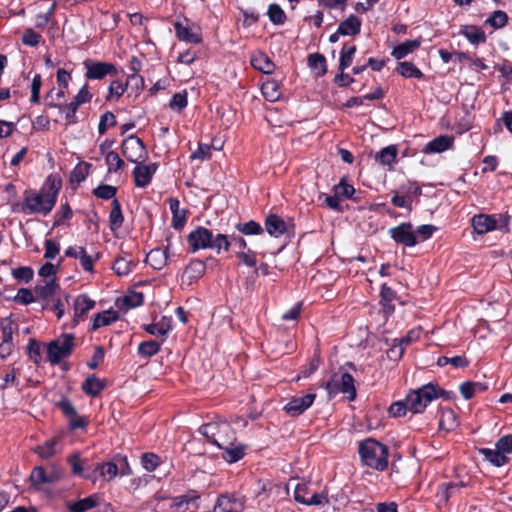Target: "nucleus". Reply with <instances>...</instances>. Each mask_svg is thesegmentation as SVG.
I'll return each instance as SVG.
<instances>
[{
	"instance_id": "6",
	"label": "nucleus",
	"mask_w": 512,
	"mask_h": 512,
	"mask_svg": "<svg viewBox=\"0 0 512 512\" xmlns=\"http://www.w3.org/2000/svg\"><path fill=\"white\" fill-rule=\"evenodd\" d=\"M325 387L330 395L343 393L349 400H354L356 396L354 379L349 373H343L340 377L334 376Z\"/></svg>"
},
{
	"instance_id": "29",
	"label": "nucleus",
	"mask_w": 512,
	"mask_h": 512,
	"mask_svg": "<svg viewBox=\"0 0 512 512\" xmlns=\"http://www.w3.org/2000/svg\"><path fill=\"white\" fill-rule=\"evenodd\" d=\"M480 453L484 456V458L489 461L492 465L496 467L503 466L509 460L508 456H505L499 449L496 447L493 449L490 448H482L480 449Z\"/></svg>"
},
{
	"instance_id": "41",
	"label": "nucleus",
	"mask_w": 512,
	"mask_h": 512,
	"mask_svg": "<svg viewBox=\"0 0 512 512\" xmlns=\"http://www.w3.org/2000/svg\"><path fill=\"white\" fill-rule=\"evenodd\" d=\"M17 375L18 370L15 367H9L3 371V375L0 377V389H6L10 386H17Z\"/></svg>"
},
{
	"instance_id": "55",
	"label": "nucleus",
	"mask_w": 512,
	"mask_h": 512,
	"mask_svg": "<svg viewBox=\"0 0 512 512\" xmlns=\"http://www.w3.org/2000/svg\"><path fill=\"white\" fill-rule=\"evenodd\" d=\"M41 41V35L35 32L33 29H26L22 36V42L24 45L35 47Z\"/></svg>"
},
{
	"instance_id": "42",
	"label": "nucleus",
	"mask_w": 512,
	"mask_h": 512,
	"mask_svg": "<svg viewBox=\"0 0 512 512\" xmlns=\"http://www.w3.org/2000/svg\"><path fill=\"white\" fill-rule=\"evenodd\" d=\"M16 329L15 323L10 318H4L0 322V330L3 343H13V333Z\"/></svg>"
},
{
	"instance_id": "31",
	"label": "nucleus",
	"mask_w": 512,
	"mask_h": 512,
	"mask_svg": "<svg viewBox=\"0 0 512 512\" xmlns=\"http://www.w3.org/2000/svg\"><path fill=\"white\" fill-rule=\"evenodd\" d=\"M98 504V496L91 495L74 503L68 504L69 512H86Z\"/></svg>"
},
{
	"instance_id": "63",
	"label": "nucleus",
	"mask_w": 512,
	"mask_h": 512,
	"mask_svg": "<svg viewBox=\"0 0 512 512\" xmlns=\"http://www.w3.org/2000/svg\"><path fill=\"white\" fill-rule=\"evenodd\" d=\"M408 409L407 398L405 401H398L393 403L389 408V414L393 417H401L406 414Z\"/></svg>"
},
{
	"instance_id": "33",
	"label": "nucleus",
	"mask_w": 512,
	"mask_h": 512,
	"mask_svg": "<svg viewBox=\"0 0 512 512\" xmlns=\"http://www.w3.org/2000/svg\"><path fill=\"white\" fill-rule=\"evenodd\" d=\"M146 262L154 269H161L167 262L166 252L162 249H152L146 256Z\"/></svg>"
},
{
	"instance_id": "1",
	"label": "nucleus",
	"mask_w": 512,
	"mask_h": 512,
	"mask_svg": "<svg viewBox=\"0 0 512 512\" xmlns=\"http://www.w3.org/2000/svg\"><path fill=\"white\" fill-rule=\"evenodd\" d=\"M61 181L49 177L39 193H26L22 211L30 214L47 215L55 206Z\"/></svg>"
},
{
	"instance_id": "44",
	"label": "nucleus",
	"mask_w": 512,
	"mask_h": 512,
	"mask_svg": "<svg viewBox=\"0 0 512 512\" xmlns=\"http://www.w3.org/2000/svg\"><path fill=\"white\" fill-rule=\"evenodd\" d=\"M160 343L155 340L144 341L138 346V353L140 356L149 358L160 350Z\"/></svg>"
},
{
	"instance_id": "40",
	"label": "nucleus",
	"mask_w": 512,
	"mask_h": 512,
	"mask_svg": "<svg viewBox=\"0 0 512 512\" xmlns=\"http://www.w3.org/2000/svg\"><path fill=\"white\" fill-rule=\"evenodd\" d=\"M397 71L406 78H421L423 76L422 72L413 63L408 61L400 62Z\"/></svg>"
},
{
	"instance_id": "18",
	"label": "nucleus",
	"mask_w": 512,
	"mask_h": 512,
	"mask_svg": "<svg viewBox=\"0 0 512 512\" xmlns=\"http://www.w3.org/2000/svg\"><path fill=\"white\" fill-rule=\"evenodd\" d=\"M243 503L237 498L222 495L218 498L213 512H241Z\"/></svg>"
},
{
	"instance_id": "51",
	"label": "nucleus",
	"mask_w": 512,
	"mask_h": 512,
	"mask_svg": "<svg viewBox=\"0 0 512 512\" xmlns=\"http://www.w3.org/2000/svg\"><path fill=\"white\" fill-rule=\"evenodd\" d=\"M105 161H106V164L108 165V170L110 172H112V171L116 172V171L120 170L124 165L123 160L120 158L119 154L115 151H109L105 156Z\"/></svg>"
},
{
	"instance_id": "7",
	"label": "nucleus",
	"mask_w": 512,
	"mask_h": 512,
	"mask_svg": "<svg viewBox=\"0 0 512 512\" xmlns=\"http://www.w3.org/2000/svg\"><path fill=\"white\" fill-rule=\"evenodd\" d=\"M123 155L135 164L144 161L147 158V150L141 139L131 135L128 136L122 143Z\"/></svg>"
},
{
	"instance_id": "21",
	"label": "nucleus",
	"mask_w": 512,
	"mask_h": 512,
	"mask_svg": "<svg viewBox=\"0 0 512 512\" xmlns=\"http://www.w3.org/2000/svg\"><path fill=\"white\" fill-rule=\"evenodd\" d=\"M222 450L221 457L228 463H235L243 458L245 446L242 444H237L236 441H232V443L227 448H220Z\"/></svg>"
},
{
	"instance_id": "3",
	"label": "nucleus",
	"mask_w": 512,
	"mask_h": 512,
	"mask_svg": "<svg viewBox=\"0 0 512 512\" xmlns=\"http://www.w3.org/2000/svg\"><path fill=\"white\" fill-rule=\"evenodd\" d=\"M199 431L211 444L219 449L227 448L232 441H236L234 430L225 421L204 424Z\"/></svg>"
},
{
	"instance_id": "25",
	"label": "nucleus",
	"mask_w": 512,
	"mask_h": 512,
	"mask_svg": "<svg viewBox=\"0 0 512 512\" xmlns=\"http://www.w3.org/2000/svg\"><path fill=\"white\" fill-rule=\"evenodd\" d=\"M251 64L255 69H257L265 74L272 73L275 68V65L271 61V59L265 53H262V52L255 53L252 56Z\"/></svg>"
},
{
	"instance_id": "19",
	"label": "nucleus",
	"mask_w": 512,
	"mask_h": 512,
	"mask_svg": "<svg viewBox=\"0 0 512 512\" xmlns=\"http://www.w3.org/2000/svg\"><path fill=\"white\" fill-rule=\"evenodd\" d=\"M98 474L101 477L106 478L107 480H111L115 478L118 474L117 465L113 462L99 463L95 467L92 474L87 475L86 478L92 480L93 482H96Z\"/></svg>"
},
{
	"instance_id": "54",
	"label": "nucleus",
	"mask_w": 512,
	"mask_h": 512,
	"mask_svg": "<svg viewBox=\"0 0 512 512\" xmlns=\"http://www.w3.org/2000/svg\"><path fill=\"white\" fill-rule=\"evenodd\" d=\"M116 124V117L112 112H105L99 122L98 131L103 134L108 128L113 127Z\"/></svg>"
},
{
	"instance_id": "47",
	"label": "nucleus",
	"mask_w": 512,
	"mask_h": 512,
	"mask_svg": "<svg viewBox=\"0 0 512 512\" xmlns=\"http://www.w3.org/2000/svg\"><path fill=\"white\" fill-rule=\"evenodd\" d=\"M448 364H451L456 368H465L468 366L469 361L463 356H454L451 358L442 356L437 360V365L440 367L446 366Z\"/></svg>"
},
{
	"instance_id": "28",
	"label": "nucleus",
	"mask_w": 512,
	"mask_h": 512,
	"mask_svg": "<svg viewBox=\"0 0 512 512\" xmlns=\"http://www.w3.org/2000/svg\"><path fill=\"white\" fill-rule=\"evenodd\" d=\"M105 388V383L95 375L86 378L82 384V390L85 394L95 397Z\"/></svg>"
},
{
	"instance_id": "11",
	"label": "nucleus",
	"mask_w": 512,
	"mask_h": 512,
	"mask_svg": "<svg viewBox=\"0 0 512 512\" xmlns=\"http://www.w3.org/2000/svg\"><path fill=\"white\" fill-rule=\"evenodd\" d=\"M158 169V164L156 163H137L133 170L134 182L137 187L144 188L148 186L152 180L153 175L156 173Z\"/></svg>"
},
{
	"instance_id": "13",
	"label": "nucleus",
	"mask_w": 512,
	"mask_h": 512,
	"mask_svg": "<svg viewBox=\"0 0 512 512\" xmlns=\"http://www.w3.org/2000/svg\"><path fill=\"white\" fill-rule=\"evenodd\" d=\"M454 137L450 135H440L428 142L422 149L424 154L442 153L453 146Z\"/></svg>"
},
{
	"instance_id": "20",
	"label": "nucleus",
	"mask_w": 512,
	"mask_h": 512,
	"mask_svg": "<svg viewBox=\"0 0 512 512\" xmlns=\"http://www.w3.org/2000/svg\"><path fill=\"white\" fill-rule=\"evenodd\" d=\"M361 20L355 15H350L347 19L340 22L338 34L342 36H355L360 32Z\"/></svg>"
},
{
	"instance_id": "10",
	"label": "nucleus",
	"mask_w": 512,
	"mask_h": 512,
	"mask_svg": "<svg viewBox=\"0 0 512 512\" xmlns=\"http://www.w3.org/2000/svg\"><path fill=\"white\" fill-rule=\"evenodd\" d=\"M391 238L404 246L413 247L417 244L416 235L410 223H402L389 230Z\"/></svg>"
},
{
	"instance_id": "39",
	"label": "nucleus",
	"mask_w": 512,
	"mask_h": 512,
	"mask_svg": "<svg viewBox=\"0 0 512 512\" xmlns=\"http://www.w3.org/2000/svg\"><path fill=\"white\" fill-rule=\"evenodd\" d=\"M308 64L317 76H323L326 73V60L323 55L319 53L309 55Z\"/></svg>"
},
{
	"instance_id": "64",
	"label": "nucleus",
	"mask_w": 512,
	"mask_h": 512,
	"mask_svg": "<svg viewBox=\"0 0 512 512\" xmlns=\"http://www.w3.org/2000/svg\"><path fill=\"white\" fill-rule=\"evenodd\" d=\"M495 447L499 449L505 456L512 453V435L501 437L495 443Z\"/></svg>"
},
{
	"instance_id": "43",
	"label": "nucleus",
	"mask_w": 512,
	"mask_h": 512,
	"mask_svg": "<svg viewBox=\"0 0 512 512\" xmlns=\"http://www.w3.org/2000/svg\"><path fill=\"white\" fill-rule=\"evenodd\" d=\"M355 52H356V46L344 45L342 47L341 53H340V61H339L340 71H344L346 68H348L352 64Z\"/></svg>"
},
{
	"instance_id": "50",
	"label": "nucleus",
	"mask_w": 512,
	"mask_h": 512,
	"mask_svg": "<svg viewBox=\"0 0 512 512\" xmlns=\"http://www.w3.org/2000/svg\"><path fill=\"white\" fill-rule=\"evenodd\" d=\"M236 229L245 235H259L263 232L261 225L253 220L237 224Z\"/></svg>"
},
{
	"instance_id": "8",
	"label": "nucleus",
	"mask_w": 512,
	"mask_h": 512,
	"mask_svg": "<svg viewBox=\"0 0 512 512\" xmlns=\"http://www.w3.org/2000/svg\"><path fill=\"white\" fill-rule=\"evenodd\" d=\"M211 239L212 231L201 226L192 230L187 236L191 252H196L201 249H209L211 246Z\"/></svg>"
},
{
	"instance_id": "53",
	"label": "nucleus",
	"mask_w": 512,
	"mask_h": 512,
	"mask_svg": "<svg viewBox=\"0 0 512 512\" xmlns=\"http://www.w3.org/2000/svg\"><path fill=\"white\" fill-rule=\"evenodd\" d=\"M141 463L146 471L152 472L160 464V459L154 453H145L141 457Z\"/></svg>"
},
{
	"instance_id": "58",
	"label": "nucleus",
	"mask_w": 512,
	"mask_h": 512,
	"mask_svg": "<svg viewBox=\"0 0 512 512\" xmlns=\"http://www.w3.org/2000/svg\"><path fill=\"white\" fill-rule=\"evenodd\" d=\"M436 227L430 224L421 225L415 232L417 243L429 239L435 232Z\"/></svg>"
},
{
	"instance_id": "14",
	"label": "nucleus",
	"mask_w": 512,
	"mask_h": 512,
	"mask_svg": "<svg viewBox=\"0 0 512 512\" xmlns=\"http://www.w3.org/2000/svg\"><path fill=\"white\" fill-rule=\"evenodd\" d=\"M420 334V329H413L409 331L406 336L402 337L396 344L392 345L388 352L389 357L393 359L400 358L403 355L405 348L412 342L418 340Z\"/></svg>"
},
{
	"instance_id": "62",
	"label": "nucleus",
	"mask_w": 512,
	"mask_h": 512,
	"mask_svg": "<svg viewBox=\"0 0 512 512\" xmlns=\"http://www.w3.org/2000/svg\"><path fill=\"white\" fill-rule=\"evenodd\" d=\"M309 487L307 484H297L294 491V498L297 502L306 505L309 497Z\"/></svg>"
},
{
	"instance_id": "60",
	"label": "nucleus",
	"mask_w": 512,
	"mask_h": 512,
	"mask_svg": "<svg viewBox=\"0 0 512 512\" xmlns=\"http://www.w3.org/2000/svg\"><path fill=\"white\" fill-rule=\"evenodd\" d=\"M57 270V265L47 262L39 269L38 274L43 280L55 279Z\"/></svg>"
},
{
	"instance_id": "17",
	"label": "nucleus",
	"mask_w": 512,
	"mask_h": 512,
	"mask_svg": "<svg viewBox=\"0 0 512 512\" xmlns=\"http://www.w3.org/2000/svg\"><path fill=\"white\" fill-rule=\"evenodd\" d=\"M471 222L477 234H485L497 228V220L492 215L478 214L472 218Z\"/></svg>"
},
{
	"instance_id": "59",
	"label": "nucleus",
	"mask_w": 512,
	"mask_h": 512,
	"mask_svg": "<svg viewBox=\"0 0 512 512\" xmlns=\"http://www.w3.org/2000/svg\"><path fill=\"white\" fill-rule=\"evenodd\" d=\"M125 91H126V84H123L119 80H114L110 83L109 95H108L107 99L110 100L113 97H116L118 99L124 94Z\"/></svg>"
},
{
	"instance_id": "52",
	"label": "nucleus",
	"mask_w": 512,
	"mask_h": 512,
	"mask_svg": "<svg viewBox=\"0 0 512 512\" xmlns=\"http://www.w3.org/2000/svg\"><path fill=\"white\" fill-rule=\"evenodd\" d=\"M236 256L240 259L241 264L248 267H255L257 264V253L251 249L236 251Z\"/></svg>"
},
{
	"instance_id": "24",
	"label": "nucleus",
	"mask_w": 512,
	"mask_h": 512,
	"mask_svg": "<svg viewBox=\"0 0 512 512\" xmlns=\"http://www.w3.org/2000/svg\"><path fill=\"white\" fill-rule=\"evenodd\" d=\"M421 45L420 39L407 40L399 45H397L391 52V55L395 59H402L406 57L408 54L416 51Z\"/></svg>"
},
{
	"instance_id": "36",
	"label": "nucleus",
	"mask_w": 512,
	"mask_h": 512,
	"mask_svg": "<svg viewBox=\"0 0 512 512\" xmlns=\"http://www.w3.org/2000/svg\"><path fill=\"white\" fill-rule=\"evenodd\" d=\"M211 246L209 249L214 250L216 253H220L222 250L228 251L231 247L230 238L221 233L214 235L212 233V239L210 241Z\"/></svg>"
},
{
	"instance_id": "35",
	"label": "nucleus",
	"mask_w": 512,
	"mask_h": 512,
	"mask_svg": "<svg viewBox=\"0 0 512 512\" xmlns=\"http://www.w3.org/2000/svg\"><path fill=\"white\" fill-rule=\"evenodd\" d=\"M397 153V148L391 145L380 150L375 158L381 165L391 166L396 161Z\"/></svg>"
},
{
	"instance_id": "45",
	"label": "nucleus",
	"mask_w": 512,
	"mask_h": 512,
	"mask_svg": "<svg viewBox=\"0 0 512 512\" xmlns=\"http://www.w3.org/2000/svg\"><path fill=\"white\" fill-rule=\"evenodd\" d=\"M267 14L270 21L276 25H281L286 20V14L278 4H270Z\"/></svg>"
},
{
	"instance_id": "32",
	"label": "nucleus",
	"mask_w": 512,
	"mask_h": 512,
	"mask_svg": "<svg viewBox=\"0 0 512 512\" xmlns=\"http://www.w3.org/2000/svg\"><path fill=\"white\" fill-rule=\"evenodd\" d=\"M124 221L121 205L117 199H113L112 208L109 214V223L112 231L118 230Z\"/></svg>"
},
{
	"instance_id": "4",
	"label": "nucleus",
	"mask_w": 512,
	"mask_h": 512,
	"mask_svg": "<svg viewBox=\"0 0 512 512\" xmlns=\"http://www.w3.org/2000/svg\"><path fill=\"white\" fill-rule=\"evenodd\" d=\"M443 390L433 384H426L407 395L408 409L413 413H422L432 400L438 398Z\"/></svg>"
},
{
	"instance_id": "22",
	"label": "nucleus",
	"mask_w": 512,
	"mask_h": 512,
	"mask_svg": "<svg viewBox=\"0 0 512 512\" xmlns=\"http://www.w3.org/2000/svg\"><path fill=\"white\" fill-rule=\"evenodd\" d=\"M118 318V312L113 309L105 310L102 313H98L93 318L92 330H98L101 327L108 326L117 321Z\"/></svg>"
},
{
	"instance_id": "61",
	"label": "nucleus",
	"mask_w": 512,
	"mask_h": 512,
	"mask_svg": "<svg viewBox=\"0 0 512 512\" xmlns=\"http://www.w3.org/2000/svg\"><path fill=\"white\" fill-rule=\"evenodd\" d=\"M335 193L339 197L350 198L355 192V189L352 185L348 184L346 181L341 180L338 185L335 186Z\"/></svg>"
},
{
	"instance_id": "16",
	"label": "nucleus",
	"mask_w": 512,
	"mask_h": 512,
	"mask_svg": "<svg viewBox=\"0 0 512 512\" xmlns=\"http://www.w3.org/2000/svg\"><path fill=\"white\" fill-rule=\"evenodd\" d=\"M96 303L86 294L78 295L74 300V322L83 320L86 314L95 307Z\"/></svg>"
},
{
	"instance_id": "49",
	"label": "nucleus",
	"mask_w": 512,
	"mask_h": 512,
	"mask_svg": "<svg viewBox=\"0 0 512 512\" xmlns=\"http://www.w3.org/2000/svg\"><path fill=\"white\" fill-rule=\"evenodd\" d=\"M508 16L504 11L497 10L492 13V15L487 18L485 21L486 24H489L493 28L499 29L504 27L507 24Z\"/></svg>"
},
{
	"instance_id": "23",
	"label": "nucleus",
	"mask_w": 512,
	"mask_h": 512,
	"mask_svg": "<svg viewBox=\"0 0 512 512\" xmlns=\"http://www.w3.org/2000/svg\"><path fill=\"white\" fill-rule=\"evenodd\" d=\"M169 207L172 212V226L181 229L186 223V211L180 208V202L176 198L169 200Z\"/></svg>"
},
{
	"instance_id": "34",
	"label": "nucleus",
	"mask_w": 512,
	"mask_h": 512,
	"mask_svg": "<svg viewBox=\"0 0 512 512\" xmlns=\"http://www.w3.org/2000/svg\"><path fill=\"white\" fill-rule=\"evenodd\" d=\"M144 328L149 334L165 339L167 333L171 329V325L168 320L163 318L159 322L146 325Z\"/></svg>"
},
{
	"instance_id": "9",
	"label": "nucleus",
	"mask_w": 512,
	"mask_h": 512,
	"mask_svg": "<svg viewBox=\"0 0 512 512\" xmlns=\"http://www.w3.org/2000/svg\"><path fill=\"white\" fill-rule=\"evenodd\" d=\"M316 395L314 393H308L301 396H294L284 406V411L292 417H296L304 413L313 404Z\"/></svg>"
},
{
	"instance_id": "56",
	"label": "nucleus",
	"mask_w": 512,
	"mask_h": 512,
	"mask_svg": "<svg viewBox=\"0 0 512 512\" xmlns=\"http://www.w3.org/2000/svg\"><path fill=\"white\" fill-rule=\"evenodd\" d=\"M31 482L34 486L40 487L42 484L48 483V477L45 470L38 466L35 467L30 475Z\"/></svg>"
},
{
	"instance_id": "2",
	"label": "nucleus",
	"mask_w": 512,
	"mask_h": 512,
	"mask_svg": "<svg viewBox=\"0 0 512 512\" xmlns=\"http://www.w3.org/2000/svg\"><path fill=\"white\" fill-rule=\"evenodd\" d=\"M358 452L362 463L370 468L383 471L388 465V448L372 438L359 443Z\"/></svg>"
},
{
	"instance_id": "26",
	"label": "nucleus",
	"mask_w": 512,
	"mask_h": 512,
	"mask_svg": "<svg viewBox=\"0 0 512 512\" xmlns=\"http://www.w3.org/2000/svg\"><path fill=\"white\" fill-rule=\"evenodd\" d=\"M265 228L273 237H280L286 232L285 222L277 215H270L266 218Z\"/></svg>"
},
{
	"instance_id": "15",
	"label": "nucleus",
	"mask_w": 512,
	"mask_h": 512,
	"mask_svg": "<svg viewBox=\"0 0 512 512\" xmlns=\"http://www.w3.org/2000/svg\"><path fill=\"white\" fill-rule=\"evenodd\" d=\"M60 291L61 289L56 279L43 280V283L38 284L34 289L36 298L41 300L56 298Z\"/></svg>"
},
{
	"instance_id": "5",
	"label": "nucleus",
	"mask_w": 512,
	"mask_h": 512,
	"mask_svg": "<svg viewBox=\"0 0 512 512\" xmlns=\"http://www.w3.org/2000/svg\"><path fill=\"white\" fill-rule=\"evenodd\" d=\"M74 348V336L63 334L51 341L47 346V358L51 364H58L62 359L71 355Z\"/></svg>"
},
{
	"instance_id": "30",
	"label": "nucleus",
	"mask_w": 512,
	"mask_h": 512,
	"mask_svg": "<svg viewBox=\"0 0 512 512\" xmlns=\"http://www.w3.org/2000/svg\"><path fill=\"white\" fill-rule=\"evenodd\" d=\"M176 35L179 40L188 42V43H200L201 37L198 33H195L188 26H184L179 22L174 24Z\"/></svg>"
},
{
	"instance_id": "46",
	"label": "nucleus",
	"mask_w": 512,
	"mask_h": 512,
	"mask_svg": "<svg viewBox=\"0 0 512 512\" xmlns=\"http://www.w3.org/2000/svg\"><path fill=\"white\" fill-rule=\"evenodd\" d=\"M262 93L264 97L270 102H274L280 97L279 87L275 81H267L263 83Z\"/></svg>"
},
{
	"instance_id": "37",
	"label": "nucleus",
	"mask_w": 512,
	"mask_h": 512,
	"mask_svg": "<svg viewBox=\"0 0 512 512\" xmlns=\"http://www.w3.org/2000/svg\"><path fill=\"white\" fill-rule=\"evenodd\" d=\"M134 266L133 260L129 256L118 257L113 265V270L119 276L128 275Z\"/></svg>"
},
{
	"instance_id": "27",
	"label": "nucleus",
	"mask_w": 512,
	"mask_h": 512,
	"mask_svg": "<svg viewBox=\"0 0 512 512\" xmlns=\"http://www.w3.org/2000/svg\"><path fill=\"white\" fill-rule=\"evenodd\" d=\"M60 441V437L56 436L47 440L41 445H38L33 450L43 459H49L57 453V446Z\"/></svg>"
},
{
	"instance_id": "57",
	"label": "nucleus",
	"mask_w": 512,
	"mask_h": 512,
	"mask_svg": "<svg viewBox=\"0 0 512 512\" xmlns=\"http://www.w3.org/2000/svg\"><path fill=\"white\" fill-rule=\"evenodd\" d=\"M187 106V93L180 92L174 94L170 102V108L174 111H182Z\"/></svg>"
},
{
	"instance_id": "12",
	"label": "nucleus",
	"mask_w": 512,
	"mask_h": 512,
	"mask_svg": "<svg viewBox=\"0 0 512 512\" xmlns=\"http://www.w3.org/2000/svg\"><path fill=\"white\" fill-rule=\"evenodd\" d=\"M86 74L88 79H102L106 75L116 72V68L111 63L106 62H85Z\"/></svg>"
},
{
	"instance_id": "38",
	"label": "nucleus",
	"mask_w": 512,
	"mask_h": 512,
	"mask_svg": "<svg viewBox=\"0 0 512 512\" xmlns=\"http://www.w3.org/2000/svg\"><path fill=\"white\" fill-rule=\"evenodd\" d=\"M460 33L463 36H465L472 44H478L480 42L485 41L484 32L476 26H472V25L464 26L461 29Z\"/></svg>"
},
{
	"instance_id": "48",
	"label": "nucleus",
	"mask_w": 512,
	"mask_h": 512,
	"mask_svg": "<svg viewBox=\"0 0 512 512\" xmlns=\"http://www.w3.org/2000/svg\"><path fill=\"white\" fill-rule=\"evenodd\" d=\"M197 500L198 496L184 495L175 499L173 505L177 508H184L185 510H197Z\"/></svg>"
}]
</instances>
